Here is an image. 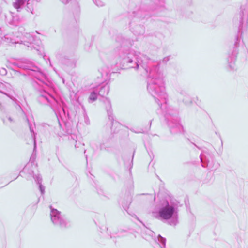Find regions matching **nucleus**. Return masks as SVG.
Segmentation results:
<instances>
[{
	"label": "nucleus",
	"mask_w": 248,
	"mask_h": 248,
	"mask_svg": "<svg viewBox=\"0 0 248 248\" xmlns=\"http://www.w3.org/2000/svg\"><path fill=\"white\" fill-rule=\"evenodd\" d=\"M39 74H40L41 76H43V74H42V73H39Z\"/></svg>",
	"instance_id": "nucleus-21"
},
{
	"label": "nucleus",
	"mask_w": 248,
	"mask_h": 248,
	"mask_svg": "<svg viewBox=\"0 0 248 248\" xmlns=\"http://www.w3.org/2000/svg\"><path fill=\"white\" fill-rule=\"evenodd\" d=\"M70 0H61V1L64 4H67L69 2Z\"/></svg>",
	"instance_id": "nucleus-17"
},
{
	"label": "nucleus",
	"mask_w": 248,
	"mask_h": 248,
	"mask_svg": "<svg viewBox=\"0 0 248 248\" xmlns=\"http://www.w3.org/2000/svg\"><path fill=\"white\" fill-rule=\"evenodd\" d=\"M34 178L35 181L39 185V188H40V190L41 191V193L43 194L44 192L45 188L41 184V181H42V178H41V177L39 175H36L35 177H34Z\"/></svg>",
	"instance_id": "nucleus-9"
},
{
	"label": "nucleus",
	"mask_w": 248,
	"mask_h": 248,
	"mask_svg": "<svg viewBox=\"0 0 248 248\" xmlns=\"http://www.w3.org/2000/svg\"><path fill=\"white\" fill-rule=\"evenodd\" d=\"M97 91H96V88L93 89V90L91 92L89 100L90 102H93L95 101L97 98Z\"/></svg>",
	"instance_id": "nucleus-8"
},
{
	"label": "nucleus",
	"mask_w": 248,
	"mask_h": 248,
	"mask_svg": "<svg viewBox=\"0 0 248 248\" xmlns=\"http://www.w3.org/2000/svg\"><path fill=\"white\" fill-rule=\"evenodd\" d=\"M170 58H169V57H165L163 58L162 61L163 62H167L169 60Z\"/></svg>",
	"instance_id": "nucleus-16"
},
{
	"label": "nucleus",
	"mask_w": 248,
	"mask_h": 248,
	"mask_svg": "<svg viewBox=\"0 0 248 248\" xmlns=\"http://www.w3.org/2000/svg\"><path fill=\"white\" fill-rule=\"evenodd\" d=\"M33 140H34V146L35 147V136H34V137H33Z\"/></svg>",
	"instance_id": "nucleus-20"
},
{
	"label": "nucleus",
	"mask_w": 248,
	"mask_h": 248,
	"mask_svg": "<svg viewBox=\"0 0 248 248\" xmlns=\"http://www.w3.org/2000/svg\"><path fill=\"white\" fill-rule=\"evenodd\" d=\"M7 119L10 122H12V120L11 117H8Z\"/></svg>",
	"instance_id": "nucleus-19"
},
{
	"label": "nucleus",
	"mask_w": 248,
	"mask_h": 248,
	"mask_svg": "<svg viewBox=\"0 0 248 248\" xmlns=\"http://www.w3.org/2000/svg\"><path fill=\"white\" fill-rule=\"evenodd\" d=\"M96 91H97L98 94L99 95L105 97L109 93V86L108 84L100 85L96 87Z\"/></svg>",
	"instance_id": "nucleus-4"
},
{
	"label": "nucleus",
	"mask_w": 248,
	"mask_h": 248,
	"mask_svg": "<svg viewBox=\"0 0 248 248\" xmlns=\"http://www.w3.org/2000/svg\"><path fill=\"white\" fill-rule=\"evenodd\" d=\"M9 36V35H6V36H5L4 37V38H2L3 40L5 41L6 42L11 43H12V44H14V43L16 44V43H19L18 41H16V40H15V39H12Z\"/></svg>",
	"instance_id": "nucleus-10"
},
{
	"label": "nucleus",
	"mask_w": 248,
	"mask_h": 248,
	"mask_svg": "<svg viewBox=\"0 0 248 248\" xmlns=\"http://www.w3.org/2000/svg\"><path fill=\"white\" fill-rule=\"evenodd\" d=\"M229 59H230L231 61L230 62V60L228 59V61L229 62V66L231 68L233 69V67L232 65L234 63L235 60H236V56L235 55H232V57H230Z\"/></svg>",
	"instance_id": "nucleus-11"
},
{
	"label": "nucleus",
	"mask_w": 248,
	"mask_h": 248,
	"mask_svg": "<svg viewBox=\"0 0 248 248\" xmlns=\"http://www.w3.org/2000/svg\"><path fill=\"white\" fill-rule=\"evenodd\" d=\"M3 121H4V123H6V120L5 119H4Z\"/></svg>",
	"instance_id": "nucleus-22"
},
{
	"label": "nucleus",
	"mask_w": 248,
	"mask_h": 248,
	"mask_svg": "<svg viewBox=\"0 0 248 248\" xmlns=\"http://www.w3.org/2000/svg\"><path fill=\"white\" fill-rule=\"evenodd\" d=\"M93 0L97 6L101 7L104 5V2L103 1H102L101 0Z\"/></svg>",
	"instance_id": "nucleus-13"
},
{
	"label": "nucleus",
	"mask_w": 248,
	"mask_h": 248,
	"mask_svg": "<svg viewBox=\"0 0 248 248\" xmlns=\"http://www.w3.org/2000/svg\"><path fill=\"white\" fill-rule=\"evenodd\" d=\"M118 59L120 64H126L130 68L137 70L141 66L146 70L147 74V90L160 108L162 109L166 108L168 95L165 90L164 77L159 66L157 65L146 67V64L150 65L151 60L147 56L133 49L120 51Z\"/></svg>",
	"instance_id": "nucleus-1"
},
{
	"label": "nucleus",
	"mask_w": 248,
	"mask_h": 248,
	"mask_svg": "<svg viewBox=\"0 0 248 248\" xmlns=\"http://www.w3.org/2000/svg\"><path fill=\"white\" fill-rule=\"evenodd\" d=\"M158 241H159V242L160 243L159 244L160 247L161 248H165V242H166L165 239L163 238V237H161L160 236H159Z\"/></svg>",
	"instance_id": "nucleus-12"
},
{
	"label": "nucleus",
	"mask_w": 248,
	"mask_h": 248,
	"mask_svg": "<svg viewBox=\"0 0 248 248\" xmlns=\"http://www.w3.org/2000/svg\"><path fill=\"white\" fill-rule=\"evenodd\" d=\"M180 206V203L176 200L169 202L163 201L152 211V215L158 220L168 221L170 225H176L178 222V209Z\"/></svg>",
	"instance_id": "nucleus-2"
},
{
	"label": "nucleus",
	"mask_w": 248,
	"mask_h": 248,
	"mask_svg": "<svg viewBox=\"0 0 248 248\" xmlns=\"http://www.w3.org/2000/svg\"><path fill=\"white\" fill-rule=\"evenodd\" d=\"M50 208L51 209L50 217L52 223L62 228L66 227L68 223L66 218L57 209L52 208V206H50Z\"/></svg>",
	"instance_id": "nucleus-3"
},
{
	"label": "nucleus",
	"mask_w": 248,
	"mask_h": 248,
	"mask_svg": "<svg viewBox=\"0 0 248 248\" xmlns=\"http://www.w3.org/2000/svg\"><path fill=\"white\" fill-rule=\"evenodd\" d=\"M26 1V0H15V2L13 3V6L17 11H19L24 5Z\"/></svg>",
	"instance_id": "nucleus-7"
},
{
	"label": "nucleus",
	"mask_w": 248,
	"mask_h": 248,
	"mask_svg": "<svg viewBox=\"0 0 248 248\" xmlns=\"http://www.w3.org/2000/svg\"><path fill=\"white\" fill-rule=\"evenodd\" d=\"M30 0H28L27 1V8L30 10V11L31 12V13H33V12H32V9H31V8H30V7H29V6H30Z\"/></svg>",
	"instance_id": "nucleus-15"
},
{
	"label": "nucleus",
	"mask_w": 248,
	"mask_h": 248,
	"mask_svg": "<svg viewBox=\"0 0 248 248\" xmlns=\"http://www.w3.org/2000/svg\"><path fill=\"white\" fill-rule=\"evenodd\" d=\"M43 96L49 102H50L52 100H54V98L49 94H47L46 96L43 95Z\"/></svg>",
	"instance_id": "nucleus-14"
},
{
	"label": "nucleus",
	"mask_w": 248,
	"mask_h": 248,
	"mask_svg": "<svg viewBox=\"0 0 248 248\" xmlns=\"http://www.w3.org/2000/svg\"><path fill=\"white\" fill-rule=\"evenodd\" d=\"M170 131L172 133H175L181 132L182 130L183 127L179 123H176L174 125H170Z\"/></svg>",
	"instance_id": "nucleus-6"
},
{
	"label": "nucleus",
	"mask_w": 248,
	"mask_h": 248,
	"mask_svg": "<svg viewBox=\"0 0 248 248\" xmlns=\"http://www.w3.org/2000/svg\"><path fill=\"white\" fill-rule=\"evenodd\" d=\"M184 92V94H186V92Z\"/></svg>",
	"instance_id": "nucleus-23"
},
{
	"label": "nucleus",
	"mask_w": 248,
	"mask_h": 248,
	"mask_svg": "<svg viewBox=\"0 0 248 248\" xmlns=\"http://www.w3.org/2000/svg\"><path fill=\"white\" fill-rule=\"evenodd\" d=\"M104 103L106 105V108L107 109L108 117L110 121L113 120V118L112 116V112L111 110V105L110 103V100L107 98H105L104 99Z\"/></svg>",
	"instance_id": "nucleus-5"
},
{
	"label": "nucleus",
	"mask_w": 248,
	"mask_h": 248,
	"mask_svg": "<svg viewBox=\"0 0 248 248\" xmlns=\"http://www.w3.org/2000/svg\"><path fill=\"white\" fill-rule=\"evenodd\" d=\"M33 38H32L31 36V38H30V40L29 41V42L30 43H32V42H33Z\"/></svg>",
	"instance_id": "nucleus-18"
},
{
	"label": "nucleus",
	"mask_w": 248,
	"mask_h": 248,
	"mask_svg": "<svg viewBox=\"0 0 248 248\" xmlns=\"http://www.w3.org/2000/svg\"><path fill=\"white\" fill-rule=\"evenodd\" d=\"M154 200H155V196L154 197Z\"/></svg>",
	"instance_id": "nucleus-24"
}]
</instances>
